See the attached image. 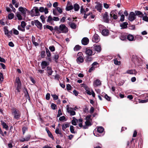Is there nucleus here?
Segmentation results:
<instances>
[{
	"instance_id": "f257e3e1",
	"label": "nucleus",
	"mask_w": 148,
	"mask_h": 148,
	"mask_svg": "<svg viewBox=\"0 0 148 148\" xmlns=\"http://www.w3.org/2000/svg\"><path fill=\"white\" fill-rule=\"evenodd\" d=\"M12 113L14 115V118L17 119H18L21 116L20 112L18 109H13Z\"/></svg>"
},
{
	"instance_id": "f03ea898",
	"label": "nucleus",
	"mask_w": 148,
	"mask_h": 148,
	"mask_svg": "<svg viewBox=\"0 0 148 148\" xmlns=\"http://www.w3.org/2000/svg\"><path fill=\"white\" fill-rule=\"evenodd\" d=\"M15 85L16 87V90L17 92H20V90L21 89V83L20 78L19 77H17L16 78L15 80Z\"/></svg>"
},
{
	"instance_id": "7ed1b4c3",
	"label": "nucleus",
	"mask_w": 148,
	"mask_h": 148,
	"mask_svg": "<svg viewBox=\"0 0 148 148\" xmlns=\"http://www.w3.org/2000/svg\"><path fill=\"white\" fill-rule=\"evenodd\" d=\"M30 14L32 16H39L40 13L38 8L37 7H34L31 10Z\"/></svg>"
},
{
	"instance_id": "20e7f679",
	"label": "nucleus",
	"mask_w": 148,
	"mask_h": 148,
	"mask_svg": "<svg viewBox=\"0 0 148 148\" xmlns=\"http://www.w3.org/2000/svg\"><path fill=\"white\" fill-rule=\"evenodd\" d=\"M59 26L60 33H66L68 32V28L64 24H61Z\"/></svg>"
},
{
	"instance_id": "39448f33",
	"label": "nucleus",
	"mask_w": 148,
	"mask_h": 148,
	"mask_svg": "<svg viewBox=\"0 0 148 148\" xmlns=\"http://www.w3.org/2000/svg\"><path fill=\"white\" fill-rule=\"evenodd\" d=\"M85 52L86 54L89 56L94 55L95 53V52H94V51H93V49L92 48V47L91 49L87 48L86 49Z\"/></svg>"
},
{
	"instance_id": "423d86ee",
	"label": "nucleus",
	"mask_w": 148,
	"mask_h": 148,
	"mask_svg": "<svg viewBox=\"0 0 148 148\" xmlns=\"http://www.w3.org/2000/svg\"><path fill=\"white\" fill-rule=\"evenodd\" d=\"M136 14L134 12H131L129 15V20L131 21H133L136 18Z\"/></svg>"
},
{
	"instance_id": "0eeeda50",
	"label": "nucleus",
	"mask_w": 148,
	"mask_h": 148,
	"mask_svg": "<svg viewBox=\"0 0 148 148\" xmlns=\"http://www.w3.org/2000/svg\"><path fill=\"white\" fill-rule=\"evenodd\" d=\"M31 135L28 134L24 138L23 136L21 137L19 139V140L21 142H24L25 141H27L30 139L31 138Z\"/></svg>"
},
{
	"instance_id": "6e6552de",
	"label": "nucleus",
	"mask_w": 148,
	"mask_h": 148,
	"mask_svg": "<svg viewBox=\"0 0 148 148\" xmlns=\"http://www.w3.org/2000/svg\"><path fill=\"white\" fill-rule=\"evenodd\" d=\"M92 48L93 49V51H97L98 53L101 50V47L100 45H94L93 47H92Z\"/></svg>"
},
{
	"instance_id": "1a4fd4ad",
	"label": "nucleus",
	"mask_w": 148,
	"mask_h": 148,
	"mask_svg": "<svg viewBox=\"0 0 148 148\" xmlns=\"http://www.w3.org/2000/svg\"><path fill=\"white\" fill-rule=\"evenodd\" d=\"M18 10L19 11L21 12L23 15L24 16H25L26 11H27V9L26 8L22 7H20L19 8Z\"/></svg>"
},
{
	"instance_id": "9d476101",
	"label": "nucleus",
	"mask_w": 148,
	"mask_h": 148,
	"mask_svg": "<svg viewBox=\"0 0 148 148\" xmlns=\"http://www.w3.org/2000/svg\"><path fill=\"white\" fill-rule=\"evenodd\" d=\"M100 40V38L99 36L97 34H95L92 38V41L95 42H98Z\"/></svg>"
},
{
	"instance_id": "9b49d317",
	"label": "nucleus",
	"mask_w": 148,
	"mask_h": 148,
	"mask_svg": "<svg viewBox=\"0 0 148 148\" xmlns=\"http://www.w3.org/2000/svg\"><path fill=\"white\" fill-rule=\"evenodd\" d=\"M98 64V63L95 62H93L92 64V66L90 69L89 70V72H90L94 70L95 68L97 67V65Z\"/></svg>"
},
{
	"instance_id": "f8f14e48",
	"label": "nucleus",
	"mask_w": 148,
	"mask_h": 148,
	"mask_svg": "<svg viewBox=\"0 0 148 148\" xmlns=\"http://www.w3.org/2000/svg\"><path fill=\"white\" fill-rule=\"evenodd\" d=\"M103 19L104 21L106 23H108L109 21L108 12H106L104 14L103 16Z\"/></svg>"
},
{
	"instance_id": "ddd939ff",
	"label": "nucleus",
	"mask_w": 148,
	"mask_h": 148,
	"mask_svg": "<svg viewBox=\"0 0 148 148\" xmlns=\"http://www.w3.org/2000/svg\"><path fill=\"white\" fill-rule=\"evenodd\" d=\"M49 63L45 61H44L42 62L41 65L42 69H45L47 66L49 65Z\"/></svg>"
},
{
	"instance_id": "4468645a",
	"label": "nucleus",
	"mask_w": 148,
	"mask_h": 148,
	"mask_svg": "<svg viewBox=\"0 0 148 148\" xmlns=\"http://www.w3.org/2000/svg\"><path fill=\"white\" fill-rule=\"evenodd\" d=\"M101 82L100 80L98 79H97L95 80L93 82V86L95 87L101 85Z\"/></svg>"
},
{
	"instance_id": "2eb2a0df",
	"label": "nucleus",
	"mask_w": 148,
	"mask_h": 148,
	"mask_svg": "<svg viewBox=\"0 0 148 148\" xmlns=\"http://www.w3.org/2000/svg\"><path fill=\"white\" fill-rule=\"evenodd\" d=\"M89 42L88 39L86 37L83 38L82 40V43L84 45H86Z\"/></svg>"
},
{
	"instance_id": "dca6fc26",
	"label": "nucleus",
	"mask_w": 148,
	"mask_h": 148,
	"mask_svg": "<svg viewBox=\"0 0 148 148\" xmlns=\"http://www.w3.org/2000/svg\"><path fill=\"white\" fill-rule=\"evenodd\" d=\"M101 33L103 35L106 36L108 35L109 31L108 29L106 28L104 29H103L102 30Z\"/></svg>"
},
{
	"instance_id": "f3484780",
	"label": "nucleus",
	"mask_w": 148,
	"mask_h": 148,
	"mask_svg": "<svg viewBox=\"0 0 148 148\" xmlns=\"http://www.w3.org/2000/svg\"><path fill=\"white\" fill-rule=\"evenodd\" d=\"M102 4L100 3L97 4L95 6V8L98 10L99 12H101L102 9Z\"/></svg>"
},
{
	"instance_id": "a211bd4d",
	"label": "nucleus",
	"mask_w": 148,
	"mask_h": 148,
	"mask_svg": "<svg viewBox=\"0 0 148 148\" xmlns=\"http://www.w3.org/2000/svg\"><path fill=\"white\" fill-rule=\"evenodd\" d=\"M35 25L39 29H41L42 28V24L38 20H36L35 22Z\"/></svg>"
},
{
	"instance_id": "6ab92c4d",
	"label": "nucleus",
	"mask_w": 148,
	"mask_h": 148,
	"mask_svg": "<svg viewBox=\"0 0 148 148\" xmlns=\"http://www.w3.org/2000/svg\"><path fill=\"white\" fill-rule=\"evenodd\" d=\"M128 24L127 22H124L121 23L120 25L121 29H123L127 28Z\"/></svg>"
},
{
	"instance_id": "aec40b11",
	"label": "nucleus",
	"mask_w": 148,
	"mask_h": 148,
	"mask_svg": "<svg viewBox=\"0 0 148 148\" xmlns=\"http://www.w3.org/2000/svg\"><path fill=\"white\" fill-rule=\"evenodd\" d=\"M77 62L79 64L82 62L84 61V59L82 56H77Z\"/></svg>"
},
{
	"instance_id": "412c9836",
	"label": "nucleus",
	"mask_w": 148,
	"mask_h": 148,
	"mask_svg": "<svg viewBox=\"0 0 148 148\" xmlns=\"http://www.w3.org/2000/svg\"><path fill=\"white\" fill-rule=\"evenodd\" d=\"M115 12L114 11H112L110 13V16L111 17H112L114 19H116L117 18V16L115 14Z\"/></svg>"
},
{
	"instance_id": "4be33fe9",
	"label": "nucleus",
	"mask_w": 148,
	"mask_h": 148,
	"mask_svg": "<svg viewBox=\"0 0 148 148\" xmlns=\"http://www.w3.org/2000/svg\"><path fill=\"white\" fill-rule=\"evenodd\" d=\"M135 12L136 15L137 16H138L139 17H143L144 16V14L140 11H136Z\"/></svg>"
},
{
	"instance_id": "5701e85b",
	"label": "nucleus",
	"mask_w": 148,
	"mask_h": 148,
	"mask_svg": "<svg viewBox=\"0 0 148 148\" xmlns=\"http://www.w3.org/2000/svg\"><path fill=\"white\" fill-rule=\"evenodd\" d=\"M1 124L2 125L3 128H5L6 130H8V126L3 121H1Z\"/></svg>"
},
{
	"instance_id": "b1692460",
	"label": "nucleus",
	"mask_w": 148,
	"mask_h": 148,
	"mask_svg": "<svg viewBox=\"0 0 148 148\" xmlns=\"http://www.w3.org/2000/svg\"><path fill=\"white\" fill-rule=\"evenodd\" d=\"M85 125L84 126L83 128L84 129H86L88 128V127L90 126L91 125V123L90 121H86L85 122Z\"/></svg>"
},
{
	"instance_id": "393cba45",
	"label": "nucleus",
	"mask_w": 148,
	"mask_h": 148,
	"mask_svg": "<svg viewBox=\"0 0 148 148\" xmlns=\"http://www.w3.org/2000/svg\"><path fill=\"white\" fill-rule=\"evenodd\" d=\"M127 39L130 41H132L134 40V37L133 35L129 34L127 36Z\"/></svg>"
},
{
	"instance_id": "a878e982",
	"label": "nucleus",
	"mask_w": 148,
	"mask_h": 148,
	"mask_svg": "<svg viewBox=\"0 0 148 148\" xmlns=\"http://www.w3.org/2000/svg\"><path fill=\"white\" fill-rule=\"evenodd\" d=\"M104 130V128L102 127H99L97 128V132L99 133H103Z\"/></svg>"
},
{
	"instance_id": "bb28decb",
	"label": "nucleus",
	"mask_w": 148,
	"mask_h": 148,
	"mask_svg": "<svg viewBox=\"0 0 148 148\" xmlns=\"http://www.w3.org/2000/svg\"><path fill=\"white\" fill-rule=\"evenodd\" d=\"M74 8L75 11H77L79 9V6L77 3H75L74 5Z\"/></svg>"
},
{
	"instance_id": "cd10ccee",
	"label": "nucleus",
	"mask_w": 148,
	"mask_h": 148,
	"mask_svg": "<svg viewBox=\"0 0 148 148\" xmlns=\"http://www.w3.org/2000/svg\"><path fill=\"white\" fill-rule=\"evenodd\" d=\"M67 112L69 113L71 116H73L75 114V112L74 110H73L72 108L69 110Z\"/></svg>"
},
{
	"instance_id": "c85d7f7f",
	"label": "nucleus",
	"mask_w": 148,
	"mask_h": 148,
	"mask_svg": "<svg viewBox=\"0 0 148 148\" xmlns=\"http://www.w3.org/2000/svg\"><path fill=\"white\" fill-rule=\"evenodd\" d=\"M69 125L68 123L64 124L62 125V130L63 131H64L65 129L69 127Z\"/></svg>"
},
{
	"instance_id": "c756f323",
	"label": "nucleus",
	"mask_w": 148,
	"mask_h": 148,
	"mask_svg": "<svg viewBox=\"0 0 148 148\" xmlns=\"http://www.w3.org/2000/svg\"><path fill=\"white\" fill-rule=\"evenodd\" d=\"M46 131H47L48 135L49 136V137L51 138L53 140H54V137L53 135H52L51 133L49 131V130H48L47 129H46Z\"/></svg>"
},
{
	"instance_id": "7c9ffc66",
	"label": "nucleus",
	"mask_w": 148,
	"mask_h": 148,
	"mask_svg": "<svg viewBox=\"0 0 148 148\" xmlns=\"http://www.w3.org/2000/svg\"><path fill=\"white\" fill-rule=\"evenodd\" d=\"M16 16L18 18V20H21L22 19V17L21 14L19 12H17L16 14Z\"/></svg>"
},
{
	"instance_id": "2f4dec72",
	"label": "nucleus",
	"mask_w": 148,
	"mask_h": 148,
	"mask_svg": "<svg viewBox=\"0 0 148 148\" xmlns=\"http://www.w3.org/2000/svg\"><path fill=\"white\" fill-rule=\"evenodd\" d=\"M69 25H70V27L71 28L75 29L76 28V24L75 23H69Z\"/></svg>"
},
{
	"instance_id": "473e14b6",
	"label": "nucleus",
	"mask_w": 148,
	"mask_h": 148,
	"mask_svg": "<svg viewBox=\"0 0 148 148\" xmlns=\"http://www.w3.org/2000/svg\"><path fill=\"white\" fill-rule=\"evenodd\" d=\"M73 119L72 121V124L74 125H77V122L78 121V120L74 117L73 118Z\"/></svg>"
},
{
	"instance_id": "72a5a7b5",
	"label": "nucleus",
	"mask_w": 148,
	"mask_h": 148,
	"mask_svg": "<svg viewBox=\"0 0 148 148\" xmlns=\"http://www.w3.org/2000/svg\"><path fill=\"white\" fill-rule=\"evenodd\" d=\"M73 8V6L72 5H67V6L66 7V10L67 11H69L72 10Z\"/></svg>"
},
{
	"instance_id": "f704fd0d",
	"label": "nucleus",
	"mask_w": 148,
	"mask_h": 148,
	"mask_svg": "<svg viewBox=\"0 0 148 148\" xmlns=\"http://www.w3.org/2000/svg\"><path fill=\"white\" fill-rule=\"evenodd\" d=\"M81 47L79 45H77L74 48V50L75 51H77L79 50L81 48Z\"/></svg>"
},
{
	"instance_id": "c9c22d12",
	"label": "nucleus",
	"mask_w": 148,
	"mask_h": 148,
	"mask_svg": "<svg viewBox=\"0 0 148 148\" xmlns=\"http://www.w3.org/2000/svg\"><path fill=\"white\" fill-rule=\"evenodd\" d=\"M57 11L56 8L53 9V13L54 15L58 16L59 15V14L58 12Z\"/></svg>"
},
{
	"instance_id": "e433bc0d",
	"label": "nucleus",
	"mask_w": 148,
	"mask_h": 148,
	"mask_svg": "<svg viewBox=\"0 0 148 148\" xmlns=\"http://www.w3.org/2000/svg\"><path fill=\"white\" fill-rule=\"evenodd\" d=\"M106 28L104 26L102 25H99L98 28L100 32H101L102 30Z\"/></svg>"
},
{
	"instance_id": "4c0bfd02",
	"label": "nucleus",
	"mask_w": 148,
	"mask_h": 148,
	"mask_svg": "<svg viewBox=\"0 0 148 148\" xmlns=\"http://www.w3.org/2000/svg\"><path fill=\"white\" fill-rule=\"evenodd\" d=\"M136 71L134 70H128L127 71V73L130 74H133Z\"/></svg>"
},
{
	"instance_id": "58836bf2",
	"label": "nucleus",
	"mask_w": 148,
	"mask_h": 148,
	"mask_svg": "<svg viewBox=\"0 0 148 148\" xmlns=\"http://www.w3.org/2000/svg\"><path fill=\"white\" fill-rule=\"evenodd\" d=\"M18 30L24 32L25 31V28L23 27H21V26L18 25Z\"/></svg>"
},
{
	"instance_id": "ea45409f",
	"label": "nucleus",
	"mask_w": 148,
	"mask_h": 148,
	"mask_svg": "<svg viewBox=\"0 0 148 148\" xmlns=\"http://www.w3.org/2000/svg\"><path fill=\"white\" fill-rule=\"evenodd\" d=\"M26 25V23L24 21H22L21 23V25L19 26L21 27H23L25 28V27Z\"/></svg>"
},
{
	"instance_id": "a19ab883",
	"label": "nucleus",
	"mask_w": 148,
	"mask_h": 148,
	"mask_svg": "<svg viewBox=\"0 0 148 148\" xmlns=\"http://www.w3.org/2000/svg\"><path fill=\"white\" fill-rule=\"evenodd\" d=\"M59 14H61L62 12V10L61 8L59 7L56 8Z\"/></svg>"
},
{
	"instance_id": "79ce46f5",
	"label": "nucleus",
	"mask_w": 148,
	"mask_h": 148,
	"mask_svg": "<svg viewBox=\"0 0 148 148\" xmlns=\"http://www.w3.org/2000/svg\"><path fill=\"white\" fill-rule=\"evenodd\" d=\"M114 64L116 65H119L121 64L120 62L118 61L117 59L114 60Z\"/></svg>"
},
{
	"instance_id": "37998d69",
	"label": "nucleus",
	"mask_w": 148,
	"mask_h": 148,
	"mask_svg": "<svg viewBox=\"0 0 148 148\" xmlns=\"http://www.w3.org/2000/svg\"><path fill=\"white\" fill-rule=\"evenodd\" d=\"M14 14L12 13H11L10 14H8V18L9 19H11L13 18L14 17Z\"/></svg>"
},
{
	"instance_id": "c03bdc74",
	"label": "nucleus",
	"mask_w": 148,
	"mask_h": 148,
	"mask_svg": "<svg viewBox=\"0 0 148 148\" xmlns=\"http://www.w3.org/2000/svg\"><path fill=\"white\" fill-rule=\"evenodd\" d=\"M85 60L86 62H90L92 60V58L91 56H89L86 58Z\"/></svg>"
},
{
	"instance_id": "a18cd8bd",
	"label": "nucleus",
	"mask_w": 148,
	"mask_h": 148,
	"mask_svg": "<svg viewBox=\"0 0 148 148\" xmlns=\"http://www.w3.org/2000/svg\"><path fill=\"white\" fill-rule=\"evenodd\" d=\"M4 32H5V34L7 35L8 36H9V32L8 30L5 27L4 28Z\"/></svg>"
},
{
	"instance_id": "49530a36",
	"label": "nucleus",
	"mask_w": 148,
	"mask_h": 148,
	"mask_svg": "<svg viewBox=\"0 0 148 148\" xmlns=\"http://www.w3.org/2000/svg\"><path fill=\"white\" fill-rule=\"evenodd\" d=\"M142 19L144 21L148 22V17L147 16H143V17Z\"/></svg>"
},
{
	"instance_id": "de8ad7c7",
	"label": "nucleus",
	"mask_w": 148,
	"mask_h": 148,
	"mask_svg": "<svg viewBox=\"0 0 148 148\" xmlns=\"http://www.w3.org/2000/svg\"><path fill=\"white\" fill-rule=\"evenodd\" d=\"M3 74L0 73V83L3 81Z\"/></svg>"
},
{
	"instance_id": "09e8293b",
	"label": "nucleus",
	"mask_w": 148,
	"mask_h": 148,
	"mask_svg": "<svg viewBox=\"0 0 148 148\" xmlns=\"http://www.w3.org/2000/svg\"><path fill=\"white\" fill-rule=\"evenodd\" d=\"M70 130L71 132L72 133H75V132L74 129V127L72 125H71L70 126Z\"/></svg>"
},
{
	"instance_id": "8fccbe9b",
	"label": "nucleus",
	"mask_w": 148,
	"mask_h": 148,
	"mask_svg": "<svg viewBox=\"0 0 148 148\" xmlns=\"http://www.w3.org/2000/svg\"><path fill=\"white\" fill-rule=\"evenodd\" d=\"M47 56L48 57H50L51 56V53L49 49L47 48L46 49Z\"/></svg>"
},
{
	"instance_id": "3c124183",
	"label": "nucleus",
	"mask_w": 148,
	"mask_h": 148,
	"mask_svg": "<svg viewBox=\"0 0 148 148\" xmlns=\"http://www.w3.org/2000/svg\"><path fill=\"white\" fill-rule=\"evenodd\" d=\"M13 33L14 34L17 35L18 34H19V32L16 29H13Z\"/></svg>"
},
{
	"instance_id": "603ef678",
	"label": "nucleus",
	"mask_w": 148,
	"mask_h": 148,
	"mask_svg": "<svg viewBox=\"0 0 148 148\" xmlns=\"http://www.w3.org/2000/svg\"><path fill=\"white\" fill-rule=\"evenodd\" d=\"M46 28L49 29L51 31H52L53 30V28L51 26H50L49 25H47L46 26Z\"/></svg>"
},
{
	"instance_id": "864d4df0",
	"label": "nucleus",
	"mask_w": 148,
	"mask_h": 148,
	"mask_svg": "<svg viewBox=\"0 0 148 148\" xmlns=\"http://www.w3.org/2000/svg\"><path fill=\"white\" fill-rule=\"evenodd\" d=\"M51 107L53 110H55L56 107V105L53 103L51 104Z\"/></svg>"
},
{
	"instance_id": "5fc2aeb1",
	"label": "nucleus",
	"mask_w": 148,
	"mask_h": 148,
	"mask_svg": "<svg viewBox=\"0 0 148 148\" xmlns=\"http://www.w3.org/2000/svg\"><path fill=\"white\" fill-rule=\"evenodd\" d=\"M80 12L81 13L85 14L86 13V11L84 10L83 7L82 6L81 7Z\"/></svg>"
},
{
	"instance_id": "6e6d98bb",
	"label": "nucleus",
	"mask_w": 148,
	"mask_h": 148,
	"mask_svg": "<svg viewBox=\"0 0 148 148\" xmlns=\"http://www.w3.org/2000/svg\"><path fill=\"white\" fill-rule=\"evenodd\" d=\"M51 95L54 100H56L58 99V96L56 95Z\"/></svg>"
},
{
	"instance_id": "4d7b16f0",
	"label": "nucleus",
	"mask_w": 148,
	"mask_h": 148,
	"mask_svg": "<svg viewBox=\"0 0 148 148\" xmlns=\"http://www.w3.org/2000/svg\"><path fill=\"white\" fill-rule=\"evenodd\" d=\"M104 97L108 101H110V97L108 96L107 94L105 95Z\"/></svg>"
},
{
	"instance_id": "13d9d810",
	"label": "nucleus",
	"mask_w": 148,
	"mask_h": 148,
	"mask_svg": "<svg viewBox=\"0 0 148 148\" xmlns=\"http://www.w3.org/2000/svg\"><path fill=\"white\" fill-rule=\"evenodd\" d=\"M53 20V18L51 16H49L48 17V19L47 20V21L50 22Z\"/></svg>"
},
{
	"instance_id": "bf43d9fd",
	"label": "nucleus",
	"mask_w": 148,
	"mask_h": 148,
	"mask_svg": "<svg viewBox=\"0 0 148 148\" xmlns=\"http://www.w3.org/2000/svg\"><path fill=\"white\" fill-rule=\"evenodd\" d=\"M27 130V128L25 127H23L22 128V131L23 134L24 135L25 133V132Z\"/></svg>"
},
{
	"instance_id": "052dcab7",
	"label": "nucleus",
	"mask_w": 148,
	"mask_h": 148,
	"mask_svg": "<svg viewBox=\"0 0 148 148\" xmlns=\"http://www.w3.org/2000/svg\"><path fill=\"white\" fill-rule=\"evenodd\" d=\"M49 49L52 51H55V47L53 46H51L49 47Z\"/></svg>"
},
{
	"instance_id": "680f3d73",
	"label": "nucleus",
	"mask_w": 148,
	"mask_h": 148,
	"mask_svg": "<svg viewBox=\"0 0 148 148\" xmlns=\"http://www.w3.org/2000/svg\"><path fill=\"white\" fill-rule=\"evenodd\" d=\"M60 132V131H59V128L58 127H57L55 130L56 133V134H59Z\"/></svg>"
},
{
	"instance_id": "e2e57ef3",
	"label": "nucleus",
	"mask_w": 148,
	"mask_h": 148,
	"mask_svg": "<svg viewBox=\"0 0 148 148\" xmlns=\"http://www.w3.org/2000/svg\"><path fill=\"white\" fill-rule=\"evenodd\" d=\"M44 8L43 7H40L39 9H38L39 12L40 11V12H44Z\"/></svg>"
},
{
	"instance_id": "0e129e2a",
	"label": "nucleus",
	"mask_w": 148,
	"mask_h": 148,
	"mask_svg": "<svg viewBox=\"0 0 148 148\" xmlns=\"http://www.w3.org/2000/svg\"><path fill=\"white\" fill-rule=\"evenodd\" d=\"M40 18L41 19L42 23H44L45 22V17L43 15H41L40 16Z\"/></svg>"
},
{
	"instance_id": "69168bd1",
	"label": "nucleus",
	"mask_w": 148,
	"mask_h": 148,
	"mask_svg": "<svg viewBox=\"0 0 148 148\" xmlns=\"http://www.w3.org/2000/svg\"><path fill=\"white\" fill-rule=\"evenodd\" d=\"M53 20L55 21H58L59 20V18L58 17H53Z\"/></svg>"
},
{
	"instance_id": "338daca9",
	"label": "nucleus",
	"mask_w": 148,
	"mask_h": 148,
	"mask_svg": "<svg viewBox=\"0 0 148 148\" xmlns=\"http://www.w3.org/2000/svg\"><path fill=\"white\" fill-rule=\"evenodd\" d=\"M50 94L49 93H47L46 95V99L47 100H48L50 99Z\"/></svg>"
},
{
	"instance_id": "774afa93",
	"label": "nucleus",
	"mask_w": 148,
	"mask_h": 148,
	"mask_svg": "<svg viewBox=\"0 0 148 148\" xmlns=\"http://www.w3.org/2000/svg\"><path fill=\"white\" fill-rule=\"evenodd\" d=\"M125 19V16L124 15H122L121 16L120 21L121 22H123L124 21Z\"/></svg>"
}]
</instances>
